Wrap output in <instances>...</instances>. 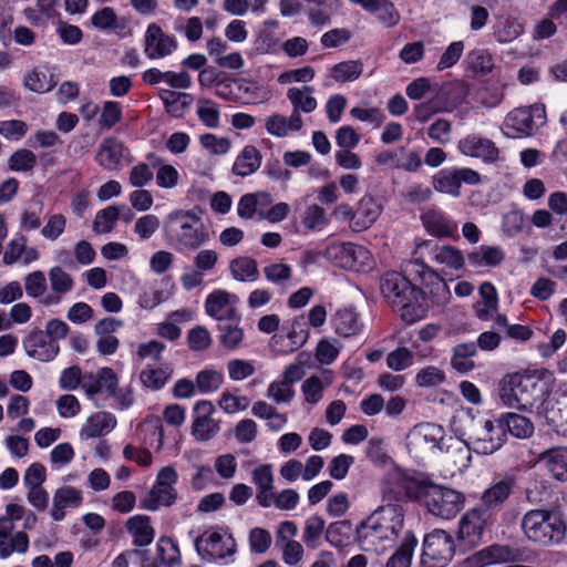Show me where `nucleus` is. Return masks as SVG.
<instances>
[{
  "label": "nucleus",
  "mask_w": 567,
  "mask_h": 567,
  "mask_svg": "<svg viewBox=\"0 0 567 567\" xmlns=\"http://www.w3.org/2000/svg\"><path fill=\"white\" fill-rule=\"evenodd\" d=\"M38 158L37 155L28 150L20 148L16 151L8 161V166L13 172H30L37 165Z\"/></svg>",
  "instance_id": "57"
},
{
  "label": "nucleus",
  "mask_w": 567,
  "mask_h": 567,
  "mask_svg": "<svg viewBox=\"0 0 567 567\" xmlns=\"http://www.w3.org/2000/svg\"><path fill=\"white\" fill-rule=\"evenodd\" d=\"M380 288L383 297L400 312L404 322L412 324L425 317L427 305L422 291L402 274L386 272L381 279Z\"/></svg>",
  "instance_id": "3"
},
{
  "label": "nucleus",
  "mask_w": 567,
  "mask_h": 567,
  "mask_svg": "<svg viewBox=\"0 0 567 567\" xmlns=\"http://www.w3.org/2000/svg\"><path fill=\"white\" fill-rule=\"evenodd\" d=\"M219 343L227 351H236L241 348L245 340L240 320H227L218 323Z\"/></svg>",
  "instance_id": "40"
},
{
  "label": "nucleus",
  "mask_w": 567,
  "mask_h": 567,
  "mask_svg": "<svg viewBox=\"0 0 567 567\" xmlns=\"http://www.w3.org/2000/svg\"><path fill=\"white\" fill-rule=\"evenodd\" d=\"M399 494L390 487L382 489L383 504L378 506L357 527L359 540L373 547L374 550L384 549V542L396 539L404 526V509L398 504Z\"/></svg>",
  "instance_id": "2"
},
{
  "label": "nucleus",
  "mask_w": 567,
  "mask_h": 567,
  "mask_svg": "<svg viewBox=\"0 0 567 567\" xmlns=\"http://www.w3.org/2000/svg\"><path fill=\"white\" fill-rule=\"evenodd\" d=\"M58 83L53 71L45 68H34L28 71L23 78V86L34 93L43 94L50 92Z\"/></svg>",
  "instance_id": "37"
},
{
  "label": "nucleus",
  "mask_w": 567,
  "mask_h": 567,
  "mask_svg": "<svg viewBox=\"0 0 567 567\" xmlns=\"http://www.w3.org/2000/svg\"><path fill=\"white\" fill-rule=\"evenodd\" d=\"M158 95L164 104L165 111L175 117L183 116L186 109H188L193 102L192 94L174 90H161Z\"/></svg>",
  "instance_id": "44"
},
{
  "label": "nucleus",
  "mask_w": 567,
  "mask_h": 567,
  "mask_svg": "<svg viewBox=\"0 0 567 567\" xmlns=\"http://www.w3.org/2000/svg\"><path fill=\"white\" fill-rule=\"evenodd\" d=\"M492 518V513L483 507L467 511L458 522L457 539L466 547L477 546L485 526Z\"/></svg>",
  "instance_id": "13"
},
{
  "label": "nucleus",
  "mask_w": 567,
  "mask_h": 567,
  "mask_svg": "<svg viewBox=\"0 0 567 567\" xmlns=\"http://www.w3.org/2000/svg\"><path fill=\"white\" fill-rule=\"evenodd\" d=\"M328 216L326 210L317 205H309L302 215L301 223L307 230H321L328 225Z\"/></svg>",
  "instance_id": "54"
},
{
  "label": "nucleus",
  "mask_w": 567,
  "mask_h": 567,
  "mask_svg": "<svg viewBox=\"0 0 567 567\" xmlns=\"http://www.w3.org/2000/svg\"><path fill=\"white\" fill-rule=\"evenodd\" d=\"M520 527L530 543L542 547L561 544L567 534V522L556 509H530L523 515Z\"/></svg>",
  "instance_id": "7"
},
{
  "label": "nucleus",
  "mask_w": 567,
  "mask_h": 567,
  "mask_svg": "<svg viewBox=\"0 0 567 567\" xmlns=\"http://www.w3.org/2000/svg\"><path fill=\"white\" fill-rule=\"evenodd\" d=\"M261 154L254 145H246L237 155L233 173L240 177H247L254 174L261 165Z\"/></svg>",
  "instance_id": "38"
},
{
  "label": "nucleus",
  "mask_w": 567,
  "mask_h": 567,
  "mask_svg": "<svg viewBox=\"0 0 567 567\" xmlns=\"http://www.w3.org/2000/svg\"><path fill=\"white\" fill-rule=\"evenodd\" d=\"M269 507L275 506L279 511L290 512L297 508L300 502L299 493L293 488H286L269 496Z\"/></svg>",
  "instance_id": "58"
},
{
  "label": "nucleus",
  "mask_w": 567,
  "mask_h": 567,
  "mask_svg": "<svg viewBox=\"0 0 567 567\" xmlns=\"http://www.w3.org/2000/svg\"><path fill=\"white\" fill-rule=\"evenodd\" d=\"M538 460L545 463L546 468L555 480L567 482V447L546 450L540 453Z\"/></svg>",
  "instance_id": "34"
},
{
  "label": "nucleus",
  "mask_w": 567,
  "mask_h": 567,
  "mask_svg": "<svg viewBox=\"0 0 567 567\" xmlns=\"http://www.w3.org/2000/svg\"><path fill=\"white\" fill-rule=\"evenodd\" d=\"M480 300L474 305V311L478 319L489 320L498 309V295L493 284L486 281L480 287Z\"/></svg>",
  "instance_id": "36"
},
{
  "label": "nucleus",
  "mask_w": 567,
  "mask_h": 567,
  "mask_svg": "<svg viewBox=\"0 0 567 567\" xmlns=\"http://www.w3.org/2000/svg\"><path fill=\"white\" fill-rule=\"evenodd\" d=\"M363 9L377 16L379 22L390 28L400 20V14L394 4L389 0H365Z\"/></svg>",
  "instance_id": "46"
},
{
  "label": "nucleus",
  "mask_w": 567,
  "mask_h": 567,
  "mask_svg": "<svg viewBox=\"0 0 567 567\" xmlns=\"http://www.w3.org/2000/svg\"><path fill=\"white\" fill-rule=\"evenodd\" d=\"M406 493L411 498L420 501L429 513L444 519L455 517L465 502L462 493L419 478L408 482Z\"/></svg>",
  "instance_id": "6"
},
{
  "label": "nucleus",
  "mask_w": 567,
  "mask_h": 567,
  "mask_svg": "<svg viewBox=\"0 0 567 567\" xmlns=\"http://www.w3.org/2000/svg\"><path fill=\"white\" fill-rule=\"evenodd\" d=\"M194 546L199 557L206 561L233 557L237 551V544L233 535L213 527L195 537Z\"/></svg>",
  "instance_id": "9"
},
{
  "label": "nucleus",
  "mask_w": 567,
  "mask_h": 567,
  "mask_svg": "<svg viewBox=\"0 0 567 567\" xmlns=\"http://www.w3.org/2000/svg\"><path fill=\"white\" fill-rule=\"evenodd\" d=\"M324 257L342 268H354L369 259V251L351 243L331 244L324 250Z\"/></svg>",
  "instance_id": "19"
},
{
  "label": "nucleus",
  "mask_w": 567,
  "mask_h": 567,
  "mask_svg": "<svg viewBox=\"0 0 567 567\" xmlns=\"http://www.w3.org/2000/svg\"><path fill=\"white\" fill-rule=\"evenodd\" d=\"M425 230L437 238H457V224L440 209L431 208L421 215Z\"/></svg>",
  "instance_id": "22"
},
{
  "label": "nucleus",
  "mask_w": 567,
  "mask_h": 567,
  "mask_svg": "<svg viewBox=\"0 0 567 567\" xmlns=\"http://www.w3.org/2000/svg\"><path fill=\"white\" fill-rule=\"evenodd\" d=\"M331 324L337 334L346 338L357 334L362 328L360 317L352 308L337 310L331 318Z\"/></svg>",
  "instance_id": "33"
},
{
  "label": "nucleus",
  "mask_w": 567,
  "mask_h": 567,
  "mask_svg": "<svg viewBox=\"0 0 567 567\" xmlns=\"http://www.w3.org/2000/svg\"><path fill=\"white\" fill-rule=\"evenodd\" d=\"M498 422L505 433L508 432L517 439H527L534 433L533 422L528 417L517 413H504L498 417Z\"/></svg>",
  "instance_id": "39"
},
{
  "label": "nucleus",
  "mask_w": 567,
  "mask_h": 567,
  "mask_svg": "<svg viewBox=\"0 0 567 567\" xmlns=\"http://www.w3.org/2000/svg\"><path fill=\"white\" fill-rule=\"evenodd\" d=\"M174 284L169 278L146 282L138 296V306L145 310H153L173 296Z\"/></svg>",
  "instance_id": "21"
},
{
  "label": "nucleus",
  "mask_w": 567,
  "mask_h": 567,
  "mask_svg": "<svg viewBox=\"0 0 567 567\" xmlns=\"http://www.w3.org/2000/svg\"><path fill=\"white\" fill-rule=\"evenodd\" d=\"M478 559L484 565L504 563L515 560L517 558V551L508 546L493 545L489 546L474 556V560Z\"/></svg>",
  "instance_id": "50"
},
{
  "label": "nucleus",
  "mask_w": 567,
  "mask_h": 567,
  "mask_svg": "<svg viewBox=\"0 0 567 567\" xmlns=\"http://www.w3.org/2000/svg\"><path fill=\"white\" fill-rule=\"evenodd\" d=\"M301 115L291 114L289 117L275 113L266 118L265 128L275 137H285L290 132H298L302 127Z\"/></svg>",
  "instance_id": "32"
},
{
  "label": "nucleus",
  "mask_w": 567,
  "mask_h": 567,
  "mask_svg": "<svg viewBox=\"0 0 567 567\" xmlns=\"http://www.w3.org/2000/svg\"><path fill=\"white\" fill-rule=\"evenodd\" d=\"M223 381L224 377L221 372L205 369L199 371L196 375V388L202 393H210L217 391L223 384Z\"/></svg>",
  "instance_id": "59"
},
{
  "label": "nucleus",
  "mask_w": 567,
  "mask_h": 567,
  "mask_svg": "<svg viewBox=\"0 0 567 567\" xmlns=\"http://www.w3.org/2000/svg\"><path fill=\"white\" fill-rule=\"evenodd\" d=\"M215 413L216 408L208 400H200L194 404L192 434L197 441H208L219 432L220 422L213 417Z\"/></svg>",
  "instance_id": "16"
},
{
  "label": "nucleus",
  "mask_w": 567,
  "mask_h": 567,
  "mask_svg": "<svg viewBox=\"0 0 567 567\" xmlns=\"http://www.w3.org/2000/svg\"><path fill=\"white\" fill-rule=\"evenodd\" d=\"M471 440L476 453L491 455L503 446L505 431L502 429L498 419L495 421L484 420L475 424Z\"/></svg>",
  "instance_id": "12"
},
{
  "label": "nucleus",
  "mask_w": 567,
  "mask_h": 567,
  "mask_svg": "<svg viewBox=\"0 0 567 567\" xmlns=\"http://www.w3.org/2000/svg\"><path fill=\"white\" fill-rule=\"evenodd\" d=\"M117 424L116 417L106 411L90 415L80 430L82 440L101 437L109 434Z\"/></svg>",
  "instance_id": "26"
},
{
  "label": "nucleus",
  "mask_w": 567,
  "mask_h": 567,
  "mask_svg": "<svg viewBox=\"0 0 567 567\" xmlns=\"http://www.w3.org/2000/svg\"><path fill=\"white\" fill-rule=\"evenodd\" d=\"M312 86L290 87L287 91V99L292 105L291 114L311 113L317 109L318 102L312 96Z\"/></svg>",
  "instance_id": "43"
},
{
  "label": "nucleus",
  "mask_w": 567,
  "mask_h": 567,
  "mask_svg": "<svg viewBox=\"0 0 567 567\" xmlns=\"http://www.w3.org/2000/svg\"><path fill=\"white\" fill-rule=\"evenodd\" d=\"M126 528L133 537L135 546H147L150 545L155 536L154 529L151 526L148 516L135 515L128 518L126 522Z\"/></svg>",
  "instance_id": "41"
},
{
  "label": "nucleus",
  "mask_w": 567,
  "mask_h": 567,
  "mask_svg": "<svg viewBox=\"0 0 567 567\" xmlns=\"http://www.w3.org/2000/svg\"><path fill=\"white\" fill-rule=\"evenodd\" d=\"M38 523V516L31 509L9 503L4 515L0 516V558L6 559L13 553L25 554L29 549V536Z\"/></svg>",
  "instance_id": "4"
},
{
  "label": "nucleus",
  "mask_w": 567,
  "mask_h": 567,
  "mask_svg": "<svg viewBox=\"0 0 567 567\" xmlns=\"http://www.w3.org/2000/svg\"><path fill=\"white\" fill-rule=\"evenodd\" d=\"M262 272L269 282L280 285L291 278L292 268L288 264L277 261L265 266Z\"/></svg>",
  "instance_id": "64"
},
{
  "label": "nucleus",
  "mask_w": 567,
  "mask_h": 567,
  "mask_svg": "<svg viewBox=\"0 0 567 567\" xmlns=\"http://www.w3.org/2000/svg\"><path fill=\"white\" fill-rule=\"evenodd\" d=\"M250 404V400L245 395H235L229 391H224L218 400L219 408L227 414H234L245 411Z\"/></svg>",
  "instance_id": "62"
},
{
  "label": "nucleus",
  "mask_w": 567,
  "mask_h": 567,
  "mask_svg": "<svg viewBox=\"0 0 567 567\" xmlns=\"http://www.w3.org/2000/svg\"><path fill=\"white\" fill-rule=\"evenodd\" d=\"M118 386V378L111 368L100 369L95 375H85L82 388L89 398L103 394L110 398Z\"/></svg>",
  "instance_id": "24"
},
{
  "label": "nucleus",
  "mask_w": 567,
  "mask_h": 567,
  "mask_svg": "<svg viewBox=\"0 0 567 567\" xmlns=\"http://www.w3.org/2000/svg\"><path fill=\"white\" fill-rule=\"evenodd\" d=\"M238 297L223 289H216L210 292L205 300L206 313L219 321L241 320L236 308Z\"/></svg>",
  "instance_id": "17"
},
{
  "label": "nucleus",
  "mask_w": 567,
  "mask_h": 567,
  "mask_svg": "<svg viewBox=\"0 0 567 567\" xmlns=\"http://www.w3.org/2000/svg\"><path fill=\"white\" fill-rule=\"evenodd\" d=\"M82 503L81 492L71 486L58 488L53 495L51 517L60 522L65 517V509L69 507H79Z\"/></svg>",
  "instance_id": "29"
},
{
  "label": "nucleus",
  "mask_w": 567,
  "mask_h": 567,
  "mask_svg": "<svg viewBox=\"0 0 567 567\" xmlns=\"http://www.w3.org/2000/svg\"><path fill=\"white\" fill-rule=\"evenodd\" d=\"M414 353L405 348L399 347L386 355V365L393 371H402L413 364Z\"/></svg>",
  "instance_id": "63"
},
{
  "label": "nucleus",
  "mask_w": 567,
  "mask_h": 567,
  "mask_svg": "<svg viewBox=\"0 0 567 567\" xmlns=\"http://www.w3.org/2000/svg\"><path fill=\"white\" fill-rule=\"evenodd\" d=\"M444 429L435 423L415 425L406 436V446L415 458H424L431 452L443 450Z\"/></svg>",
  "instance_id": "10"
},
{
  "label": "nucleus",
  "mask_w": 567,
  "mask_h": 567,
  "mask_svg": "<svg viewBox=\"0 0 567 567\" xmlns=\"http://www.w3.org/2000/svg\"><path fill=\"white\" fill-rule=\"evenodd\" d=\"M330 383V378H326L324 381L318 375L308 378L301 386L306 402L317 404L323 396L324 388Z\"/></svg>",
  "instance_id": "55"
},
{
  "label": "nucleus",
  "mask_w": 567,
  "mask_h": 567,
  "mask_svg": "<svg viewBox=\"0 0 567 567\" xmlns=\"http://www.w3.org/2000/svg\"><path fill=\"white\" fill-rule=\"evenodd\" d=\"M417 539L412 533H406L401 546L388 560L386 567H410Z\"/></svg>",
  "instance_id": "51"
},
{
  "label": "nucleus",
  "mask_w": 567,
  "mask_h": 567,
  "mask_svg": "<svg viewBox=\"0 0 567 567\" xmlns=\"http://www.w3.org/2000/svg\"><path fill=\"white\" fill-rule=\"evenodd\" d=\"M416 262L422 265L427 257L442 271L453 272L463 269L465 258L461 249L452 245H439L432 240H423L414 249Z\"/></svg>",
  "instance_id": "8"
},
{
  "label": "nucleus",
  "mask_w": 567,
  "mask_h": 567,
  "mask_svg": "<svg viewBox=\"0 0 567 567\" xmlns=\"http://www.w3.org/2000/svg\"><path fill=\"white\" fill-rule=\"evenodd\" d=\"M251 482L255 484L257 488L256 499L258 504L264 508L269 507V496L272 494L275 488V476L272 465L262 464L257 466L251 472Z\"/></svg>",
  "instance_id": "27"
},
{
  "label": "nucleus",
  "mask_w": 567,
  "mask_h": 567,
  "mask_svg": "<svg viewBox=\"0 0 567 567\" xmlns=\"http://www.w3.org/2000/svg\"><path fill=\"white\" fill-rule=\"evenodd\" d=\"M381 213L380 205L372 197H363L353 216V229L360 231L368 229L378 219Z\"/></svg>",
  "instance_id": "42"
},
{
  "label": "nucleus",
  "mask_w": 567,
  "mask_h": 567,
  "mask_svg": "<svg viewBox=\"0 0 567 567\" xmlns=\"http://www.w3.org/2000/svg\"><path fill=\"white\" fill-rule=\"evenodd\" d=\"M272 203V197L267 192L247 193L237 203V214L243 219L259 217V210L267 208Z\"/></svg>",
  "instance_id": "30"
},
{
  "label": "nucleus",
  "mask_w": 567,
  "mask_h": 567,
  "mask_svg": "<svg viewBox=\"0 0 567 567\" xmlns=\"http://www.w3.org/2000/svg\"><path fill=\"white\" fill-rule=\"evenodd\" d=\"M164 234L177 250L195 251L209 240L207 227L193 210H172L164 220Z\"/></svg>",
  "instance_id": "5"
},
{
  "label": "nucleus",
  "mask_w": 567,
  "mask_h": 567,
  "mask_svg": "<svg viewBox=\"0 0 567 567\" xmlns=\"http://www.w3.org/2000/svg\"><path fill=\"white\" fill-rule=\"evenodd\" d=\"M433 187L436 192L460 196V185L454 169H442L433 177Z\"/></svg>",
  "instance_id": "52"
},
{
  "label": "nucleus",
  "mask_w": 567,
  "mask_h": 567,
  "mask_svg": "<svg viewBox=\"0 0 567 567\" xmlns=\"http://www.w3.org/2000/svg\"><path fill=\"white\" fill-rule=\"evenodd\" d=\"M178 48L177 39L167 34L156 23H151L144 34V54L150 60H161L172 55Z\"/></svg>",
  "instance_id": "15"
},
{
  "label": "nucleus",
  "mask_w": 567,
  "mask_h": 567,
  "mask_svg": "<svg viewBox=\"0 0 567 567\" xmlns=\"http://www.w3.org/2000/svg\"><path fill=\"white\" fill-rule=\"evenodd\" d=\"M326 527L324 519L318 515L308 517L305 522L302 539L307 546L316 547Z\"/></svg>",
  "instance_id": "61"
},
{
  "label": "nucleus",
  "mask_w": 567,
  "mask_h": 567,
  "mask_svg": "<svg viewBox=\"0 0 567 567\" xmlns=\"http://www.w3.org/2000/svg\"><path fill=\"white\" fill-rule=\"evenodd\" d=\"M545 123V109L539 105L528 107H517L509 112L505 117V127L512 133L507 135L516 137L518 135H529L537 125Z\"/></svg>",
  "instance_id": "14"
},
{
  "label": "nucleus",
  "mask_w": 567,
  "mask_h": 567,
  "mask_svg": "<svg viewBox=\"0 0 567 567\" xmlns=\"http://www.w3.org/2000/svg\"><path fill=\"white\" fill-rule=\"evenodd\" d=\"M363 72V63L360 60L342 61L330 69V76L338 83L353 82Z\"/></svg>",
  "instance_id": "49"
},
{
  "label": "nucleus",
  "mask_w": 567,
  "mask_h": 567,
  "mask_svg": "<svg viewBox=\"0 0 567 567\" xmlns=\"http://www.w3.org/2000/svg\"><path fill=\"white\" fill-rule=\"evenodd\" d=\"M231 277L237 281H256L259 278L257 261L250 257H237L229 264Z\"/></svg>",
  "instance_id": "48"
},
{
  "label": "nucleus",
  "mask_w": 567,
  "mask_h": 567,
  "mask_svg": "<svg viewBox=\"0 0 567 567\" xmlns=\"http://www.w3.org/2000/svg\"><path fill=\"white\" fill-rule=\"evenodd\" d=\"M505 258L503 249L498 246L482 245L467 255L468 264L473 268H493L502 264Z\"/></svg>",
  "instance_id": "35"
},
{
  "label": "nucleus",
  "mask_w": 567,
  "mask_h": 567,
  "mask_svg": "<svg viewBox=\"0 0 567 567\" xmlns=\"http://www.w3.org/2000/svg\"><path fill=\"white\" fill-rule=\"evenodd\" d=\"M551 373L546 369L524 370L506 374L499 382L498 396L504 406L528 410L536 408L549 424L567 422L558 402L550 398Z\"/></svg>",
  "instance_id": "1"
},
{
  "label": "nucleus",
  "mask_w": 567,
  "mask_h": 567,
  "mask_svg": "<svg viewBox=\"0 0 567 567\" xmlns=\"http://www.w3.org/2000/svg\"><path fill=\"white\" fill-rule=\"evenodd\" d=\"M158 166L156 171V184L159 188L172 189L178 185L179 173L169 164H165L164 159L156 157V162L153 164Z\"/></svg>",
  "instance_id": "53"
},
{
  "label": "nucleus",
  "mask_w": 567,
  "mask_h": 567,
  "mask_svg": "<svg viewBox=\"0 0 567 567\" xmlns=\"http://www.w3.org/2000/svg\"><path fill=\"white\" fill-rule=\"evenodd\" d=\"M515 485L512 476H506L495 482L482 495V506L491 512V509L499 507L511 495Z\"/></svg>",
  "instance_id": "31"
},
{
  "label": "nucleus",
  "mask_w": 567,
  "mask_h": 567,
  "mask_svg": "<svg viewBox=\"0 0 567 567\" xmlns=\"http://www.w3.org/2000/svg\"><path fill=\"white\" fill-rule=\"evenodd\" d=\"M49 281L51 292L43 299V303L47 306L59 303L62 296L71 291L74 286L71 275L58 266L50 269Z\"/></svg>",
  "instance_id": "28"
},
{
  "label": "nucleus",
  "mask_w": 567,
  "mask_h": 567,
  "mask_svg": "<svg viewBox=\"0 0 567 567\" xmlns=\"http://www.w3.org/2000/svg\"><path fill=\"white\" fill-rule=\"evenodd\" d=\"M28 355L43 362L53 360L59 353V346L42 330L32 331L23 341Z\"/></svg>",
  "instance_id": "23"
},
{
  "label": "nucleus",
  "mask_w": 567,
  "mask_h": 567,
  "mask_svg": "<svg viewBox=\"0 0 567 567\" xmlns=\"http://www.w3.org/2000/svg\"><path fill=\"white\" fill-rule=\"evenodd\" d=\"M461 154L481 159L485 164H493L499 159L501 152L496 144L480 134H468L457 143Z\"/></svg>",
  "instance_id": "18"
},
{
  "label": "nucleus",
  "mask_w": 567,
  "mask_h": 567,
  "mask_svg": "<svg viewBox=\"0 0 567 567\" xmlns=\"http://www.w3.org/2000/svg\"><path fill=\"white\" fill-rule=\"evenodd\" d=\"M130 155L128 150L116 137H105L95 154L96 163L106 171H118Z\"/></svg>",
  "instance_id": "20"
},
{
  "label": "nucleus",
  "mask_w": 567,
  "mask_h": 567,
  "mask_svg": "<svg viewBox=\"0 0 567 567\" xmlns=\"http://www.w3.org/2000/svg\"><path fill=\"white\" fill-rule=\"evenodd\" d=\"M120 216V210L116 206H109L100 210L93 221V230L97 234L110 233Z\"/></svg>",
  "instance_id": "60"
},
{
  "label": "nucleus",
  "mask_w": 567,
  "mask_h": 567,
  "mask_svg": "<svg viewBox=\"0 0 567 567\" xmlns=\"http://www.w3.org/2000/svg\"><path fill=\"white\" fill-rule=\"evenodd\" d=\"M177 498V492L174 487L156 484L150 493L142 499V506L148 511H156L162 506H171Z\"/></svg>",
  "instance_id": "47"
},
{
  "label": "nucleus",
  "mask_w": 567,
  "mask_h": 567,
  "mask_svg": "<svg viewBox=\"0 0 567 567\" xmlns=\"http://www.w3.org/2000/svg\"><path fill=\"white\" fill-rule=\"evenodd\" d=\"M454 553L452 536L445 530L434 529L424 537L421 561L425 567H445Z\"/></svg>",
  "instance_id": "11"
},
{
  "label": "nucleus",
  "mask_w": 567,
  "mask_h": 567,
  "mask_svg": "<svg viewBox=\"0 0 567 567\" xmlns=\"http://www.w3.org/2000/svg\"><path fill=\"white\" fill-rule=\"evenodd\" d=\"M445 463L453 467V473H463L471 465L472 453L470 445L460 437L450 436L444 441Z\"/></svg>",
  "instance_id": "25"
},
{
  "label": "nucleus",
  "mask_w": 567,
  "mask_h": 567,
  "mask_svg": "<svg viewBox=\"0 0 567 567\" xmlns=\"http://www.w3.org/2000/svg\"><path fill=\"white\" fill-rule=\"evenodd\" d=\"M173 374L169 365H151L147 364L140 373L142 384L152 390L157 391L165 386Z\"/></svg>",
  "instance_id": "45"
},
{
  "label": "nucleus",
  "mask_w": 567,
  "mask_h": 567,
  "mask_svg": "<svg viewBox=\"0 0 567 567\" xmlns=\"http://www.w3.org/2000/svg\"><path fill=\"white\" fill-rule=\"evenodd\" d=\"M523 33V25L514 19H503L497 22L494 37L499 43H509Z\"/></svg>",
  "instance_id": "56"
}]
</instances>
